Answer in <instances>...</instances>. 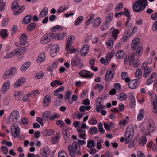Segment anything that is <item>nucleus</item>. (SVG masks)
Instances as JSON below:
<instances>
[{
	"label": "nucleus",
	"instance_id": "obj_52",
	"mask_svg": "<svg viewBox=\"0 0 157 157\" xmlns=\"http://www.w3.org/2000/svg\"><path fill=\"white\" fill-rule=\"evenodd\" d=\"M133 66L134 67H137L140 64V60L138 58H136L133 61Z\"/></svg>",
	"mask_w": 157,
	"mask_h": 157
},
{
	"label": "nucleus",
	"instance_id": "obj_46",
	"mask_svg": "<svg viewBox=\"0 0 157 157\" xmlns=\"http://www.w3.org/2000/svg\"><path fill=\"white\" fill-rule=\"evenodd\" d=\"M51 115V112L50 111H46L43 114L42 116L46 121H48L49 120Z\"/></svg>",
	"mask_w": 157,
	"mask_h": 157
},
{
	"label": "nucleus",
	"instance_id": "obj_1",
	"mask_svg": "<svg viewBox=\"0 0 157 157\" xmlns=\"http://www.w3.org/2000/svg\"><path fill=\"white\" fill-rule=\"evenodd\" d=\"M68 149L70 156L72 157H75L76 154L80 155H81L80 146L76 141L73 143L72 145H68Z\"/></svg>",
	"mask_w": 157,
	"mask_h": 157
},
{
	"label": "nucleus",
	"instance_id": "obj_63",
	"mask_svg": "<svg viewBox=\"0 0 157 157\" xmlns=\"http://www.w3.org/2000/svg\"><path fill=\"white\" fill-rule=\"evenodd\" d=\"M56 124L57 125L61 127H63L65 124V123L63 121L60 120H57L56 121Z\"/></svg>",
	"mask_w": 157,
	"mask_h": 157
},
{
	"label": "nucleus",
	"instance_id": "obj_8",
	"mask_svg": "<svg viewBox=\"0 0 157 157\" xmlns=\"http://www.w3.org/2000/svg\"><path fill=\"white\" fill-rule=\"evenodd\" d=\"M12 136L15 138L18 137L20 135V128L19 127L13 125L10 128Z\"/></svg>",
	"mask_w": 157,
	"mask_h": 157
},
{
	"label": "nucleus",
	"instance_id": "obj_62",
	"mask_svg": "<svg viewBox=\"0 0 157 157\" xmlns=\"http://www.w3.org/2000/svg\"><path fill=\"white\" fill-rule=\"evenodd\" d=\"M109 27V25L107 23H106L102 25L101 27V30L102 31H105L108 29Z\"/></svg>",
	"mask_w": 157,
	"mask_h": 157
},
{
	"label": "nucleus",
	"instance_id": "obj_28",
	"mask_svg": "<svg viewBox=\"0 0 157 157\" xmlns=\"http://www.w3.org/2000/svg\"><path fill=\"white\" fill-rule=\"evenodd\" d=\"M60 133L59 132H57L55 134V135L52 137L51 142L53 144L57 143L59 140L60 137Z\"/></svg>",
	"mask_w": 157,
	"mask_h": 157
},
{
	"label": "nucleus",
	"instance_id": "obj_10",
	"mask_svg": "<svg viewBox=\"0 0 157 157\" xmlns=\"http://www.w3.org/2000/svg\"><path fill=\"white\" fill-rule=\"evenodd\" d=\"M119 33V31L118 29H115L114 27H112L110 29L109 35L111 36L115 40L118 37L117 35Z\"/></svg>",
	"mask_w": 157,
	"mask_h": 157
},
{
	"label": "nucleus",
	"instance_id": "obj_12",
	"mask_svg": "<svg viewBox=\"0 0 157 157\" xmlns=\"http://www.w3.org/2000/svg\"><path fill=\"white\" fill-rule=\"evenodd\" d=\"M79 75L82 77L85 78L92 77L94 74L86 70H82L80 71L79 73Z\"/></svg>",
	"mask_w": 157,
	"mask_h": 157
},
{
	"label": "nucleus",
	"instance_id": "obj_23",
	"mask_svg": "<svg viewBox=\"0 0 157 157\" xmlns=\"http://www.w3.org/2000/svg\"><path fill=\"white\" fill-rule=\"evenodd\" d=\"M156 77V73L155 72L152 73L147 81V84L148 85L151 84L155 80Z\"/></svg>",
	"mask_w": 157,
	"mask_h": 157
},
{
	"label": "nucleus",
	"instance_id": "obj_64",
	"mask_svg": "<svg viewBox=\"0 0 157 157\" xmlns=\"http://www.w3.org/2000/svg\"><path fill=\"white\" fill-rule=\"evenodd\" d=\"M152 103L153 105V112L156 113H157V101L156 100H154Z\"/></svg>",
	"mask_w": 157,
	"mask_h": 157
},
{
	"label": "nucleus",
	"instance_id": "obj_56",
	"mask_svg": "<svg viewBox=\"0 0 157 157\" xmlns=\"http://www.w3.org/2000/svg\"><path fill=\"white\" fill-rule=\"evenodd\" d=\"M123 4L122 3H119L115 8L116 12H117L120 10H121L123 7Z\"/></svg>",
	"mask_w": 157,
	"mask_h": 157
},
{
	"label": "nucleus",
	"instance_id": "obj_51",
	"mask_svg": "<svg viewBox=\"0 0 157 157\" xmlns=\"http://www.w3.org/2000/svg\"><path fill=\"white\" fill-rule=\"evenodd\" d=\"M95 146V143L93 140H88L87 144V147L89 148H92Z\"/></svg>",
	"mask_w": 157,
	"mask_h": 157
},
{
	"label": "nucleus",
	"instance_id": "obj_53",
	"mask_svg": "<svg viewBox=\"0 0 157 157\" xmlns=\"http://www.w3.org/2000/svg\"><path fill=\"white\" fill-rule=\"evenodd\" d=\"M113 16V14L112 13H109L107 15L105 22L109 24L112 21Z\"/></svg>",
	"mask_w": 157,
	"mask_h": 157
},
{
	"label": "nucleus",
	"instance_id": "obj_15",
	"mask_svg": "<svg viewBox=\"0 0 157 157\" xmlns=\"http://www.w3.org/2000/svg\"><path fill=\"white\" fill-rule=\"evenodd\" d=\"M21 48H17L15 50V53H16L17 55H21V54L25 53L27 51V49L26 48L27 46H23Z\"/></svg>",
	"mask_w": 157,
	"mask_h": 157
},
{
	"label": "nucleus",
	"instance_id": "obj_26",
	"mask_svg": "<svg viewBox=\"0 0 157 157\" xmlns=\"http://www.w3.org/2000/svg\"><path fill=\"white\" fill-rule=\"evenodd\" d=\"M10 86V82L6 81L3 85L2 88V91L3 93H5L8 90Z\"/></svg>",
	"mask_w": 157,
	"mask_h": 157
},
{
	"label": "nucleus",
	"instance_id": "obj_36",
	"mask_svg": "<svg viewBox=\"0 0 157 157\" xmlns=\"http://www.w3.org/2000/svg\"><path fill=\"white\" fill-rule=\"evenodd\" d=\"M143 52V47L141 46H139L137 47L136 53H135V55L136 54V56L138 57H140L141 56Z\"/></svg>",
	"mask_w": 157,
	"mask_h": 157
},
{
	"label": "nucleus",
	"instance_id": "obj_17",
	"mask_svg": "<svg viewBox=\"0 0 157 157\" xmlns=\"http://www.w3.org/2000/svg\"><path fill=\"white\" fill-rule=\"evenodd\" d=\"M81 59L78 57H74L71 60V65L73 66H77L80 64Z\"/></svg>",
	"mask_w": 157,
	"mask_h": 157
},
{
	"label": "nucleus",
	"instance_id": "obj_6",
	"mask_svg": "<svg viewBox=\"0 0 157 157\" xmlns=\"http://www.w3.org/2000/svg\"><path fill=\"white\" fill-rule=\"evenodd\" d=\"M135 56V53L133 52L129 55L125 56L124 59V64L127 66H130L133 63V59Z\"/></svg>",
	"mask_w": 157,
	"mask_h": 157
},
{
	"label": "nucleus",
	"instance_id": "obj_45",
	"mask_svg": "<svg viewBox=\"0 0 157 157\" xmlns=\"http://www.w3.org/2000/svg\"><path fill=\"white\" fill-rule=\"evenodd\" d=\"M84 18L83 16H80L78 17L75 21L74 25L76 26L79 25L83 21Z\"/></svg>",
	"mask_w": 157,
	"mask_h": 157
},
{
	"label": "nucleus",
	"instance_id": "obj_30",
	"mask_svg": "<svg viewBox=\"0 0 157 157\" xmlns=\"http://www.w3.org/2000/svg\"><path fill=\"white\" fill-rule=\"evenodd\" d=\"M48 11V9L47 7L44 8L41 11L39 15V17L40 18H41L46 16L47 14Z\"/></svg>",
	"mask_w": 157,
	"mask_h": 157
},
{
	"label": "nucleus",
	"instance_id": "obj_24",
	"mask_svg": "<svg viewBox=\"0 0 157 157\" xmlns=\"http://www.w3.org/2000/svg\"><path fill=\"white\" fill-rule=\"evenodd\" d=\"M114 76L112 71L110 69L107 70L106 75L105 79L107 81H109L113 78Z\"/></svg>",
	"mask_w": 157,
	"mask_h": 157
},
{
	"label": "nucleus",
	"instance_id": "obj_38",
	"mask_svg": "<svg viewBox=\"0 0 157 157\" xmlns=\"http://www.w3.org/2000/svg\"><path fill=\"white\" fill-rule=\"evenodd\" d=\"M144 111L143 109H141L138 113L137 120L138 121H140L144 117Z\"/></svg>",
	"mask_w": 157,
	"mask_h": 157
},
{
	"label": "nucleus",
	"instance_id": "obj_43",
	"mask_svg": "<svg viewBox=\"0 0 157 157\" xmlns=\"http://www.w3.org/2000/svg\"><path fill=\"white\" fill-rule=\"evenodd\" d=\"M147 130L149 132L148 133H147V135H150V133L153 132L154 130V125L153 123H150L147 127Z\"/></svg>",
	"mask_w": 157,
	"mask_h": 157
},
{
	"label": "nucleus",
	"instance_id": "obj_3",
	"mask_svg": "<svg viewBox=\"0 0 157 157\" xmlns=\"http://www.w3.org/2000/svg\"><path fill=\"white\" fill-rule=\"evenodd\" d=\"M11 9L14 10L13 14L17 15L22 13L25 9L24 6H19L17 2H14L11 5Z\"/></svg>",
	"mask_w": 157,
	"mask_h": 157
},
{
	"label": "nucleus",
	"instance_id": "obj_57",
	"mask_svg": "<svg viewBox=\"0 0 157 157\" xmlns=\"http://www.w3.org/2000/svg\"><path fill=\"white\" fill-rule=\"evenodd\" d=\"M15 50L13 51L11 53H8L4 56V58H11L13 56H14L16 55V53H15Z\"/></svg>",
	"mask_w": 157,
	"mask_h": 157
},
{
	"label": "nucleus",
	"instance_id": "obj_37",
	"mask_svg": "<svg viewBox=\"0 0 157 157\" xmlns=\"http://www.w3.org/2000/svg\"><path fill=\"white\" fill-rule=\"evenodd\" d=\"M124 50H120L117 52L116 54V56L118 59H121L124 56Z\"/></svg>",
	"mask_w": 157,
	"mask_h": 157
},
{
	"label": "nucleus",
	"instance_id": "obj_48",
	"mask_svg": "<svg viewBox=\"0 0 157 157\" xmlns=\"http://www.w3.org/2000/svg\"><path fill=\"white\" fill-rule=\"evenodd\" d=\"M36 26V24L35 23H32L29 24L27 27V30L29 31L33 30Z\"/></svg>",
	"mask_w": 157,
	"mask_h": 157
},
{
	"label": "nucleus",
	"instance_id": "obj_47",
	"mask_svg": "<svg viewBox=\"0 0 157 157\" xmlns=\"http://www.w3.org/2000/svg\"><path fill=\"white\" fill-rule=\"evenodd\" d=\"M147 141V139L145 136H143L142 138L139 141V144L141 146L144 145Z\"/></svg>",
	"mask_w": 157,
	"mask_h": 157
},
{
	"label": "nucleus",
	"instance_id": "obj_20",
	"mask_svg": "<svg viewBox=\"0 0 157 157\" xmlns=\"http://www.w3.org/2000/svg\"><path fill=\"white\" fill-rule=\"evenodd\" d=\"M89 50V46L87 44H85L81 48L80 51L81 56H85L86 55L88 52Z\"/></svg>",
	"mask_w": 157,
	"mask_h": 157
},
{
	"label": "nucleus",
	"instance_id": "obj_40",
	"mask_svg": "<svg viewBox=\"0 0 157 157\" xmlns=\"http://www.w3.org/2000/svg\"><path fill=\"white\" fill-rule=\"evenodd\" d=\"M78 132L80 138L85 139L84 137L86 136V131L82 128H80L78 130Z\"/></svg>",
	"mask_w": 157,
	"mask_h": 157
},
{
	"label": "nucleus",
	"instance_id": "obj_9",
	"mask_svg": "<svg viewBox=\"0 0 157 157\" xmlns=\"http://www.w3.org/2000/svg\"><path fill=\"white\" fill-rule=\"evenodd\" d=\"M19 44L21 47L28 46L29 45V43L27 41V36L25 33H23L21 35Z\"/></svg>",
	"mask_w": 157,
	"mask_h": 157
},
{
	"label": "nucleus",
	"instance_id": "obj_58",
	"mask_svg": "<svg viewBox=\"0 0 157 157\" xmlns=\"http://www.w3.org/2000/svg\"><path fill=\"white\" fill-rule=\"evenodd\" d=\"M61 104V101L58 98L55 99L54 101V106L55 107L59 106Z\"/></svg>",
	"mask_w": 157,
	"mask_h": 157
},
{
	"label": "nucleus",
	"instance_id": "obj_59",
	"mask_svg": "<svg viewBox=\"0 0 157 157\" xmlns=\"http://www.w3.org/2000/svg\"><path fill=\"white\" fill-rule=\"evenodd\" d=\"M63 134L64 135V137L65 140H67L69 138V136L70 133L67 130L63 129Z\"/></svg>",
	"mask_w": 157,
	"mask_h": 157
},
{
	"label": "nucleus",
	"instance_id": "obj_34",
	"mask_svg": "<svg viewBox=\"0 0 157 157\" xmlns=\"http://www.w3.org/2000/svg\"><path fill=\"white\" fill-rule=\"evenodd\" d=\"M107 48L109 49L112 48L114 45V40L113 38H111L108 40L106 43Z\"/></svg>",
	"mask_w": 157,
	"mask_h": 157
},
{
	"label": "nucleus",
	"instance_id": "obj_25",
	"mask_svg": "<svg viewBox=\"0 0 157 157\" xmlns=\"http://www.w3.org/2000/svg\"><path fill=\"white\" fill-rule=\"evenodd\" d=\"M67 34L65 33H61L57 34L55 35L54 34V38H55L56 40H61L66 36Z\"/></svg>",
	"mask_w": 157,
	"mask_h": 157
},
{
	"label": "nucleus",
	"instance_id": "obj_61",
	"mask_svg": "<svg viewBox=\"0 0 157 157\" xmlns=\"http://www.w3.org/2000/svg\"><path fill=\"white\" fill-rule=\"evenodd\" d=\"M58 156V157H68L67 153L64 151H59Z\"/></svg>",
	"mask_w": 157,
	"mask_h": 157
},
{
	"label": "nucleus",
	"instance_id": "obj_35",
	"mask_svg": "<svg viewBox=\"0 0 157 157\" xmlns=\"http://www.w3.org/2000/svg\"><path fill=\"white\" fill-rule=\"evenodd\" d=\"M127 97V95L124 92L120 93L117 96V99L121 101L125 100Z\"/></svg>",
	"mask_w": 157,
	"mask_h": 157
},
{
	"label": "nucleus",
	"instance_id": "obj_13",
	"mask_svg": "<svg viewBox=\"0 0 157 157\" xmlns=\"http://www.w3.org/2000/svg\"><path fill=\"white\" fill-rule=\"evenodd\" d=\"M133 11L136 12H139L144 9V7H142L136 1L133 4Z\"/></svg>",
	"mask_w": 157,
	"mask_h": 157
},
{
	"label": "nucleus",
	"instance_id": "obj_7",
	"mask_svg": "<svg viewBox=\"0 0 157 157\" xmlns=\"http://www.w3.org/2000/svg\"><path fill=\"white\" fill-rule=\"evenodd\" d=\"M16 71V69L12 67L8 69L5 71L3 76V78L4 79H7L10 78L12 77L14 75Z\"/></svg>",
	"mask_w": 157,
	"mask_h": 157
},
{
	"label": "nucleus",
	"instance_id": "obj_5",
	"mask_svg": "<svg viewBox=\"0 0 157 157\" xmlns=\"http://www.w3.org/2000/svg\"><path fill=\"white\" fill-rule=\"evenodd\" d=\"M54 34L52 33H49L44 35L41 38V43L43 44H45L54 38Z\"/></svg>",
	"mask_w": 157,
	"mask_h": 157
},
{
	"label": "nucleus",
	"instance_id": "obj_27",
	"mask_svg": "<svg viewBox=\"0 0 157 157\" xmlns=\"http://www.w3.org/2000/svg\"><path fill=\"white\" fill-rule=\"evenodd\" d=\"M51 98L49 96L46 95L44 97L43 101V105L45 107L48 106L51 102Z\"/></svg>",
	"mask_w": 157,
	"mask_h": 157
},
{
	"label": "nucleus",
	"instance_id": "obj_42",
	"mask_svg": "<svg viewBox=\"0 0 157 157\" xmlns=\"http://www.w3.org/2000/svg\"><path fill=\"white\" fill-rule=\"evenodd\" d=\"M95 59L94 58H91L90 59V64L91 66V68L95 71H98V68L97 67H94V63Z\"/></svg>",
	"mask_w": 157,
	"mask_h": 157
},
{
	"label": "nucleus",
	"instance_id": "obj_2",
	"mask_svg": "<svg viewBox=\"0 0 157 157\" xmlns=\"http://www.w3.org/2000/svg\"><path fill=\"white\" fill-rule=\"evenodd\" d=\"M134 134V128L133 126L130 125L127 128L124 133L126 139V144H128L131 141Z\"/></svg>",
	"mask_w": 157,
	"mask_h": 157
},
{
	"label": "nucleus",
	"instance_id": "obj_29",
	"mask_svg": "<svg viewBox=\"0 0 157 157\" xmlns=\"http://www.w3.org/2000/svg\"><path fill=\"white\" fill-rule=\"evenodd\" d=\"M95 17V16L94 14H90L87 17V21L85 23V25L86 26L90 24L93 21V20L94 19Z\"/></svg>",
	"mask_w": 157,
	"mask_h": 157
},
{
	"label": "nucleus",
	"instance_id": "obj_32",
	"mask_svg": "<svg viewBox=\"0 0 157 157\" xmlns=\"http://www.w3.org/2000/svg\"><path fill=\"white\" fill-rule=\"evenodd\" d=\"M101 22V20L99 17L97 18L93 21L92 23L93 26L94 28H96L98 27Z\"/></svg>",
	"mask_w": 157,
	"mask_h": 157
},
{
	"label": "nucleus",
	"instance_id": "obj_21",
	"mask_svg": "<svg viewBox=\"0 0 157 157\" xmlns=\"http://www.w3.org/2000/svg\"><path fill=\"white\" fill-rule=\"evenodd\" d=\"M74 39L75 37L74 36L71 35L69 36L67 42L66 49L69 48L72 45Z\"/></svg>",
	"mask_w": 157,
	"mask_h": 157
},
{
	"label": "nucleus",
	"instance_id": "obj_49",
	"mask_svg": "<svg viewBox=\"0 0 157 157\" xmlns=\"http://www.w3.org/2000/svg\"><path fill=\"white\" fill-rule=\"evenodd\" d=\"M98 129L94 126L91 127L89 129V132L91 134L94 135L97 133Z\"/></svg>",
	"mask_w": 157,
	"mask_h": 157
},
{
	"label": "nucleus",
	"instance_id": "obj_19",
	"mask_svg": "<svg viewBox=\"0 0 157 157\" xmlns=\"http://www.w3.org/2000/svg\"><path fill=\"white\" fill-rule=\"evenodd\" d=\"M25 81L26 79L24 78L21 77L15 83L14 86L16 88L19 87L22 85Z\"/></svg>",
	"mask_w": 157,
	"mask_h": 157
},
{
	"label": "nucleus",
	"instance_id": "obj_44",
	"mask_svg": "<svg viewBox=\"0 0 157 157\" xmlns=\"http://www.w3.org/2000/svg\"><path fill=\"white\" fill-rule=\"evenodd\" d=\"M45 58V53L43 52L38 57L37 62L39 63H41L44 61Z\"/></svg>",
	"mask_w": 157,
	"mask_h": 157
},
{
	"label": "nucleus",
	"instance_id": "obj_54",
	"mask_svg": "<svg viewBox=\"0 0 157 157\" xmlns=\"http://www.w3.org/2000/svg\"><path fill=\"white\" fill-rule=\"evenodd\" d=\"M7 30L6 29H2L0 31V35L3 38H6L8 36Z\"/></svg>",
	"mask_w": 157,
	"mask_h": 157
},
{
	"label": "nucleus",
	"instance_id": "obj_18",
	"mask_svg": "<svg viewBox=\"0 0 157 157\" xmlns=\"http://www.w3.org/2000/svg\"><path fill=\"white\" fill-rule=\"evenodd\" d=\"M140 40L138 38L134 39L132 41L131 43V47L132 49L135 50L137 48L140 43Z\"/></svg>",
	"mask_w": 157,
	"mask_h": 157
},
{
	"label": "nucleus",
	"instance_id": "obj_39",
	"mask_svg": "<svg viewBox=\"0 0 157 157\" xmlns=\"http://www.w3.org/2000/svg\"><path fill=\"white\" fill-rule=\"evenodd\" d=\"M32 19V16L31 15H26L23 20V23L25 24H27L30 22Z\"/></svg>",
	"mask_w": 157,
	"mask_h": 157
},
{
	"label": "nucleus",
	"instance_id": "obj_4",
	"mask_svg": "<svg viewBox=\"0 0 157 157\" xmlns=\"http://www.w3.org/2000/svg\"><path fill=\"white\" fill-rule=\"evenodd\" d=\"M141 68L144 70L143 76L146 78L148 76L152 71L151 67L148 66L145 63H143L141 66Z\"/></svg>",
	"mask_w": 157,
	"mask_h": 157
},
{
	"label": "nucleus",
	"instance_id": "obj_60",
	"mask_svg": "<svg viewBox=\"0 0 157 157\" xmlns=\"http://www.w3.org/2000/svg\"><path fill=\"white\" fill-rule=\"evenodd\" d=\"M5 3L3 0H0V11L2 12L5 10Z\"/></svg>",
	"mask_w": 157,
	"mask_h": 157
},
{
	"label": "nucleus",
	"instance_id": "obj_16",
	"mask_svg": "<svg viewBox=\"0 0 157 157\" xmlns=\"http://www.w3.org/2000/svg\"><path fill=\"white\" fill-rule=\"evenodd\" d=\"M138 85L139 83L136 79L131 80L128 84V87L131 89L136 88Z\"/></svg>",
	"mask_w": 157,
	"mask_h": 157
},
{
	"label": "nucleus",
	"instance_id": "obj_41",
	"mask_svg": "<svg viewBox=\"0 0 157 157\" xmlns=\"http://www.w3.org/2000/svg\"><path fill=\"white\" fill-rule=\"evenodd\" d=\"M136 2H137L140 6L144 8V9L145 8L146 6L148 5L147 0H138L136 1Z\"/></svg>",
	"mask_w": 157,
	"mask_h": 157
},
{
	"label": "nucleus",
	"instance_id": "obj_31",
	"mask_svg": "<svg viewBox=\"0 0 157 157\" xmlns=\"http://www.w3.org/2000/svg\"><path fill=\"white\" fill-rule=\"evenodd\" d=\"M41 154L44 157H47L49 155L50 150L47 147H44L42 150H41Z\"/></svg>",
	"mask_w": 157,
	"mask_h": 157
},
{
	"label": "nucleus",
	"instance_id": "obj_22",
	"mask_svg": "<svg viewBox=\"0 0 157 157\" xmlns=\"http://www.w3.org/2000/svg\"><path fill=\"white\" fill-rule=\"evenodd\" d=\"M114 53L113 51H111L108 53L105 57L106 64H108L110 62L111 59L114 56Z\"/></svg>",
	"mask_w": 157,
	"mask_h": 157
},
{
	"label": "nucleus",
	"instance_id": "obj_33",
	"mask_svg": "<svg viewBox=\"0 0 157 157\" xmlns=\"http://www.w3.org/2000/svg\"><path fill=\"white\" fill-rule=\"evenodd\" d=\"M31 64V62L28 61L25 62L21 67L20 70L22 71H24L27 70Z\"/></svg>",
	"mask_w": 157,
	"mask_h": 157
},
{
	"label": "nucleus",
	"instance_id": "obj_55",
	"mask_svg": "<svg viewBox=\"0 0 157 157\" xmlns=\"http://www.w3.org/2000/svg\"><path fill=\"white\" fill-rule=\"evenodd\" d=\"M96 110L98 112H99L102 109H104L105 107L104 105L103 104H96Z\"/></svg>",
	"mask_w": 157,
	"mask_h": 157
},
{
	"label": "nucleus",
	"instance_id": "obj_11",
	"mask_svg": "<svg viewBox=\"0 0 157 157\" xmlns=\"http://www.w3.org/2000/svg\"><path fill=\"white\" fill-rule=\"evenodd\" d=\"M59 48L57 44H55L52 47L50 50V55L52 57H54L56 56L57 53L59 50Z\"/></svg>",
	"mask_w": 157,
	"mask_h": 157
},
{
	"label": "nucleus",
	"instance_id": "obj_14",
	"mask_svg": "<svg viewBox=\"0 0 157 157\" xmlns=\"http://www.w3.org/2000/svg\"><path fill=\"white\" fill-rule=\"evenodd\" d=\"M10 116L12 117V121L17 122L19 119L20 116L19 113L17 110L13 111L10 114Z\"/></svg>",
	"mask_w": 157,
	"mask_h": 157
},
{
	"label": "nucleus",
	"instance_id": "obj_50",
	"mask_svg": "<svg viewBox=\"0 0 157 157\" xmlns=\"http://www.w3.org/2000/svg\"><path fill=\"white\" fill-rule=\"evenodd\" d=\"M142 72L140 69H137L135 73V77L139 79L141 78L142 76Z\"/></svg>",
	"mask_w": 157,
	"mask_h": 157
}]
</instances>
